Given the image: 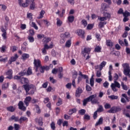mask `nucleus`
<instances>
[{
    "label": "nucleus",
    "mask_w": 130,
    "mask_h": 130,
    "mask_svg": "<svg viewBox=\"0 0 130 130\" xmlns=\"http://www.w3.org/2000/svg\"><path fill=\"white\" fill-rule=\"evenodd\" d=\"M61 38H71V34L69 32H66L64 34H62L60 35Z\"/></svg>",
    "instance_id": "14"
},
{
    "label": "nucleus",
    "mask_w": 130,
    "mask_h": 130,
    "mask_svg": "<svg viewBox=\"0 0 130 130\" xmlns=\"http://www.w3.org/2000/svg\"><path fill=\"white\" fill-rule=\"evenodd\" d=\"M59 13L60 11L58 10L56 14V15H58L59 17H60V18H62V17H63L64 14L66 13V10H64V9H62L61 13L60 14Z\"/></svg>",
    "instance_id": "20"
},
{
    "label": "nucleus",
    "mask_w": 130,
    "mask_h": 130,
    "mask_svg": "<svg viewBox=\"0 0 130 130\" xmlns=\"http://www.w3.org/2000/svg\"><path fill=\"white\" fill-rule=\"evenodd\" d=\"M50 82H51V83H52V84H54L56 82V80L53 79V77H50Z\"/></svg>",
    "instance_id": "64"
},
{
    "label": "nucleus",
    "mask_w": 130,
    "mask_h": 130,
    "mask_svg": "<svg viewBox=\"0 0 130 130\" xmlns=\"http://www.w3.org/2000/svg\"><path fill=\"white\" fill-rule=\"evenodd\" d=\"M81 23L82 24V25H83V26H84V27H86V26H87V21H86V20L83 19L82 20Z\"/></svg>",
    "instance_id": "61"
},
{
    "label": "nucleus",
    "mask_w": 130,
    "mask_h": 130,
    "mask_svg": "<svg viewBox=\"0 0 130 130\" xmlns=\"http://www.w3.org/2000/svg\"><path fill=\"white\" fill-rule=\"evenodd\" d=\"M121 109L117 107H113L108 111V113H116L118 111H120Z\"/></svg>",
    "instance_id": "7"
},
{
    "label": "nucleus",
    "mask_w": 130,
    "mask_h": 130,
    "mask_svg": "<svg viewBox=\"0 0 130 130\" xmlns=\"http://www.w3.org/2000/svg\"><path fill=\"white\" fill-rule=\"evenodd\" d=\"M5 75L8 76L6 77L7 79L12 80L13 79V70L12 69L8 70L6 72H5Z\"/></svg>",
    "instance_id": "9"
},
{
    "label": "nucleus",
    "mask_w": 130,
    "mask_h": 130,
    "mask_svg": "<svg viewBox=\"0 0 130 130\" xmlns=\"http://www.w3.org/2000/svg\"><path fill=\"white\" fill-rule=\"evenodd\" d=\"M50 126L52 129L53 130L55 129V123H54V122H52V123L50 124Z\"/></svg>",
    "instance_id": "56"
},
{
    "label": "nucleus",
    "mask_w": 130,
    "mask_h": 130,
    "mask_svg": "<svg viewBox=\"0 0 130 130\" xmlns=\"http://www.w3.org/2000/svg\"><path fill=\"white\" fill-rule=\"evenodd\" d=\"M106 44L108 46H113V43H112L110 40H107Z\"/></svg>",
    "instance_id": "49"
},
{
    "label": "nucleus",
    "mask_w": 130,
    "mask_h": 130,
    "mask_svg": "<svg viewBox=\"0 0 130 130\" xmlns=\"http://www.w3.org/2000/svg\"><path fill=\"white\" fill-rule=\"evenodd\" d=\"M107 24V22L101 21L99 23V28H100V29H101V28H103V27H104V26H105V25H106Z\"/></svg>",
    "instance_id": "26"
},
{
    "label": "nucleus",
    "mask_w": 130,
    "mask_h": 130,
    "mask_svg": "<svg viewBox=\"0 0 130 130\" xmlns=\"http://www.w3.org/2000/svg\"><path fill=\"white\" fill-rule=\"evenodd\" d=\"M52 47H53V43H52V42L51 43L50 46H48V45H47V44H45L44 46V48H45L46 50L50 49V48H52Z\"/></svg>",
    "instance_id": "21"
},
{
    "label": "nucleus",
    "mask_w": 130,
    "mask_h": 130,
    "mask_svg": "<svg viewBox=\"0 0 130 130\" xmlns=\"http://www.w3.org/2000/svg\"><path fill=\"white\" fill-rule=\"evenodd\" d=\"M95 52H101V47L97 46L94 49Z\"/></svg>",
    "instance_id": "45"
},
{
    "label": "nucleus",
    "mask_w": 130,
    "mask_h": 130,
    "mask_svg": "<svg viewBox=\"0 0 130 130\" xmlns=\"http://www.w3.org/2000/svg\"><path fill=\"white\" fill-rule=\"evenodd\" d=\"M77 33L79 36H80V37L82 38V39H84L85 38V31L82 29H79L77 30Z\"/></svg>",
    "instance_id": "12"
},
{
    "label": "nucleus",
    "mask_w": 130,
    "mask_h": 130,
    "mask_svg": "<svg viewBox=\"0 0 130 130\" xmlns=\"http://www.w3.org/2000/svg\"><path fill=\"white\" fill-rule=\"evenodd\" d=\"M9 85H10V83H5L2 86V89H3V90H6V89H8L9 88Z\"/></svg>",
    "instance_id": "39"
},
{
    "label": "nucleus",
    "mask_w": 130,
    "mask_h": 130,
    "mask_svg": "<svg viewBox=\"0 0 130 130\" xmlns=\"http://www.w3.org/2000/svg\"><path fill=\"white\" fill-rule=\"evenodd\" d=\"M26 75L27 76H30L32 75V68H28L27 70H26Z\"/></svg>",
    "instance_id": "32"
},
{
    "label": "nucleus",
    "mask_w": 130,
    "mask_h": 130,
    "mask_svg": "<svg viewBox=\"0 0 130 130\" xmlns=\"http://www.w3.org/2000/svg\"><path fill=\"white\" fill-rule=\"evenodd\" d=\"M36 122H38V123L39 124V125H42L43 124V122H42V118L39 117V118H37L36 119Z\"/></svg>",
    "instance_id": "23"
},
{
    "label": "nucleus",
    "mask_w": 130,
    "mask_h": 130,
    "mask_svg": "<svg viewBox=\"0 0 130 130\" xmlns=\"http://www.w3.org/2000/svg\"><path fill=\"white\" fill-rule=\"evenodd\" d=\"M109 98L112 99V100H116L118 98L117 95H112L109 96Z\"/></svg>",
    "instance_id": "47"
},
{
    "label": "nucleus",
    "mask_w": 130,
    "mask_h": 130,
    "mask_svg": "<svg viewBox=\"0 0 130 130\" xmlns=\"http://www.w3.org/2000/svg\"><path fill=\"white\" fill-rule=\"evenodd\" d=\"M18 107L20 110H22V111H26V109L27 108L26 107L24 106V103L22 101H20L18 103Z\"/></svg>",
    "instance_id": "11"
},
{
    "label": "nucleus",
    "mask_w": 130,
    "mask_h": 130,
    "mask_svg": "<svg viewBox=\"0 0 130 130\" xmlns=\"http://www.w3.org/2000/svg\"><path fill=\"white\" fill-rule=\"evenodd\" d=\"M30 55L27 53H23L22 55V57L23 59H27V58H29Z\"/></svg>",
    "instance_id": "36"
},
{
    "label": "nucleus",
    "mask_w": 130,
    "mask_h": 130,
    "mask_svg": "<svg viewBox=\"0 0 130 130\" xmlns=\"http://www.w3.org/2000/svg\"><path fill=\"white\" fill-rule=\"evenodd\" d=\"M45 70V67H44V66H43V67L40 66V67L39 68L38 71L40 70V72L41 73H44Z\"/></svg>",
    "instance_id": "44"
},
{
    "label": "nucleus",
    "mask_w": 130,
    "mask_h": 130,
    "mask_svg": "<svg viewBox=\"0 0 130 130\" xmlns=\"http://www.w3.org/2000/svg\"><path fill=\"white\" fill-rule=\"evenodd\" d=\"M27 70L24 69L22 70L21 72H19L18 75L20 77H23V76H26V74Z\"/></svg>",
    "instance_id": "24"
},
{
    "label": "nucleus",
    "mask_w": 130,
    "mask_h": 130,
    "mask_svg": "<svg viewBox=\"0 0 130 130\" xmlns=\"http://www.w3.org/2000/svg\"><path fill=\"white\" fill-rule=\"evenodd\" d=\"M96 77H98V78H100V77H101L102 74L101 73V71H97L96 73Z\"/></svg>",
    "instance_id": "57"
},
{
    "label": "nucleus",
    "mask_w": 130,
    "mask_h": 130,
    "mask_svg": "<svg viewBox=\"0 0 130 130\" xmlns=\"http://www.w3.org/2000/svg\"><path fill=\"white\" fill-rule=\"evenodd\" d=\"M31 26V27H33V28H34V29H35L36 30H38V26H37V25H36V23H35V22H32Z\"/></svg>",
    "instance_id": "42"
},
{
    "label": "nucleus",
    "mask_w": 130,
    "mask_h": 130,
    "mask_svg": "<svg viewBox=\"0 0 130 130\" xmlns=\"http://www.w3.org/2000/svg\"><path fill=\"white\" fill-rule=\"evenodd\" d=\"M10 119H11V120H15V121H19V117H16L15 115L12 116Z\"/></svg>",
    "instance_id": "38"
},
{
    "label": "nucleus",
    "mask_w": 130,
    "mask_h": 130,
    "mask_svg": "<svg viewBox=\"0 0 130 130\" xmlns=\"http://www.w3.org/2000/svg\"><path fill=\"white\" fill-rule=\"evenodd\" d=\"M106 11V4H103L101 6V12L104 13L103 17H99L98 20L101 22H106L107 20H109L111 18L110 14L105 13Z\"/></svg>",
    "instance_id": "1"
},
{
    "label": "nucleus",
    "mask_w": 130,
    "mask_h": 130,
    "mask_svg": "<svg viewBox=\"0 0 130 130\" xmlns=\"http://www.w3.org/2000/svg\"><path fill=\"white\" fill-rule=\"evenodd\" d=\"M92 49L89 47H85L82 51V53L84 57H86L87 54H90V52Z\"/></svg>",
    "instance_id": "6"
},
{
    "label": "nucleus",
    "mask_w": 130,
    "mask_h": 130,
    "mask_svg": "<svg viewBox=\"0 0 130 130\" xmlns=\"http://www.w3.org/2000/svg\"><path fill=\"white\" fill-rule=\"evenodd\" d=\"M95 37L96 38H97L98 41H100V40H101V36L100 35V34L96 33L95 34Z\"/></svg>",
    "instance_id": "58"
},
{
    "label": "nucleus",
    "mask_w": 130,
    "mask_h": 130,
    "mask_svg": "<svg viewBox=\"0 0 130 130\" xmlns=\"http://www.w3.org/2000/svg\"><path fill=\"white\" fill-rule=\"evenodd\" d=\"M7 49V46L3 45L2 46V47H0V51L2 53H4L5 51H6V49Z\"/></svg>",
    "instance_id": "40"
},
{
    "label": "nucleus",
    "mask_w": 130,
    "mask_h": 130,
    "mask_svg": "<svg viewBox=\"0 0 130 130\" xmlns=\"http://www.w3.org/2000/svg\"><path fill=\"white\" fill-rule=\"evenodd\" d=\"M90 101L92 104H99V101L97 99H95V98H92L90 100Z\"/></svg>",
    "instance_id": "30"
},
{
    "label": "nucleus",
    "mask_w": 130,
    "mask_h": 130,
    "mask_svg": "<svg viewBox=\"0 0 130 130\" xmlns=\"http://www.w3.org/2000/svg\"><path fill=\"white\" fill-rule=\"evenodd\" d=\"M93 27H94V24H88L87 26V30H91L93 29Z\"/></svg>",
    "instance_id": "46"
},
{
    "label": "nucleus",
    "mask_w": 130,
    "mask_h": 130,
    "mask_svg": "<svg viewBox=\"0 0 130 130\" xmlns=\"http://www.w3.org/2000/svg\"><path fill=\"white\" fill-rule=\"evenodd\" d=\"M122 67H123L124 69V75H125V76H128L130 73L129 65H128L127 63H124L122 64Z\"/></svg>",
    "instance_id": "2"
},
{
    "label": "nucleus",
    "mask_w": 130,
    "mask_h": 130,
    "mask_svg": "<svg viewBox=\"0 0 130 130\" xmlns=\"http://www.w3.org/2000/svg\"><path fill=\"white\" fill-rule=\"evenodd\" d=\"M56 20H57V22H56L57 25L60 27V26L62 25V21L60 20V19H59V18H57Z\"/></svg>",
    "instance_id": "37"
},
{
    "label": "nucleus",
    "mask_w": 130,
    "mask_h": 130,
    "mask_svg": "<svg viewBox=\"0 0 130 130\" xmlns=\"http://www.w3.org/2000/svg\"><path fill=\"white\" fill-rule=\"evenodd\" d=\"M29 36H33L35 34V32H34V29H29Z\"/></svg>",
    "instance_id": "59"
},
{
    "label": "nucleus",
    "mask_w": 130,
    "mask_h": 130,
    "mask_svg": "<svg viewBox=\"0 0 130 130\" xmlns=\"http://www.w3.org/2000/svg\"><path fill=\"white\" fill-rule=\"evenodd\" d=\"M44 14H45V11L44 10H41L39 17H38V19H42L43 16H44Z\"/></svg>",
    "instance_id": "29"
},
{
    "label": "nucleus",
    "mask_w": 130,
    "mask_h": 130,
    "mask_svg": "<svg viewBox=\"0 0 130 130\" xmlns=\"http://www.w3.org/2000/svg\"><path fill=\"white\" fill-rule=\"evenodd\" d=\"M104 107L105 109H109V108H111V105L110 104L106 103L104 105Z\"/></svg>",
    "instance_id": "52"
},
{
    "label": "nucleus",
    "mask_w": 130,
    "mask_h": 130,
    "mask_svg": "<svg viewBox=\"0 0 130 130\" xmlns=\"http://www.w3.org/2000/svg\"><path fill=\"white\" fill-rule=\"evenodd\" d=\"M66 87L67 89H71L72 88V83H68L67 84H66Z\"/></svg>",
    "instance_id": "62"
},
{
    "label": "nucleus",
    "mask_w": 130,
    "mask_h": 130,
    "mask_svg": "<svg viewBox=\"0 0 130 130\" xmlns=\"http://www.w3.org/2000/svg\"><path fill=\"white\" fill-rule=\"evenodd\" d=\"M51 41V39H50V38H44L43 39V42H44V43H48V42H49Z\"/></svg>",
    "instance_id": "33"
},
{
    "label": "nucleus",
    "mask_w": 130,
    "mask_h": 130,
    "mask_svg": "<svg viewBox=\"0 0 130 130\" xmlns=\"http://www.w3.org/2000/svg\"><path fill=\"white\" fill-rule=\"evenodd\" d=\"M79 112L81 115H84L86 113V110L85 109H81L79 111Z\"/></svg>",
    "instance_id": "54"
},
{
    "label": "nucleus",
    "mask_w": 130,
    "mask_h": 130,
    "mask_svg": "<svg viewBox=\"0 0 130 130\" xmlns=\"http://www.w3.org/2000/svg\"><path fill=\"white\" fill-rule=\"evenodd\" d=\"M97 97V95L96 94H93L90 95L89 97L84 99L83 101V106H86L87 104H88V102H90L91 100H92V98H96Z\"/></svg>",
    "instance_id": "4"
},
{
    "label": "nucleus",
    "mask_w": 130,
    "mask_h": 130,
    "mask_svg": "<svg viewBox=\"0 0 130 130\" xmlns=\"http://www.w3.org/2000/svg\"><path fill=\"white\" fill-rule=\"evenodd\" d=\"M7 110L10 112H14L15 111V108L13 106H10L7 108Z\"/></svg>",
    "instance_id": "35"
},
{
    "label": "nucleus",
    "mask_w": 130,
    "mask_h": 130,
    "mask_svg": "<svg viewBox=\"0 0 130 130\" xmlns=\"http://www.w3.org/2000/svg\"><path fill=\"white\" fill-rule=\"evenodd\" d=\"M72 45V40H68L66 43V44H65V47H67L68 48H70V47H71Z\"/></svg>",
    "instance_id": "22"
},
{
    "label": "nucleus",
    "mask_w": 130,
    "mask_h": 130,
    "mask_svg": "<svg viewBox=\"0 0 130 130\" xmlns=\"http://www.w3.org/2000/svg\"><path fill=\"white\" fill-rule=\"evenodd\" d=\"M77 76H78V72L74 71L73 73L72 78L74 79H77Z\"/></svg>",
    "instance_id": "43"
},
{
    "label": "nucleus",
    "mask_w": 130,
    "mask_h": 130,
    "mask_svg": "<svg viewBox=\"0 0 130 130\" xmlns=\"http://www.w3.org/2000/svg\"><path fill=\"white\" fill-rule=\"evenodd\" d=\"M106 61H103L100 65V70L102 71L103 68L106 66Z\"/></svg>",
    "instance_id": "27"
},
{
    "label": "nucleus",
    "mask_w": 130,
    "mask_h": 130,
    "mask_svg": "<svg viewBox=\"0 0 130 130\" xmlns=\"http://www.w3.org/2000/svg\"><path fill=\"white\" fill-rule=\"evenodd\" d=\"M68 20L69 23H73L74 22V20H75V17L73 15H70L68 17Z\"/></svg>",
    "instance_id": "25"
},
{
    "label": "nucleus",
    "mask_w": 130,
    "mask_h": 130,
    "mask_svg": "<svg viewBox=\"0 0 130 130\" xmlns=\"http://www.w3.org/2000/svg\"><path fill=\"white\" fill-rule=\"evenodd\" d=\"M27 39L29 40V42H30L31 43L34 42V38L32 37V36H28L27 37Z\"/></svg>",
    "instance_id": "41"
},
{
    "label": "nucleus",
    "mask_w": 130,
    "mask_h": 130,
    "mask_svg": "<svg viewBox=\"0 0 130 130\" xmlns=\"http://www.w3.org/2000/svg\"><path fill=\"white\" fill-rule=\"evenodd\" d=\"M19 82H20L21 84H28L29 83V80L27 78L22 77L20 78Z\"/></svg>",
    "instance_id": "15"
},
{
    "label": "nucleus",
    "mask_w": 130,
    "mask_h": 130,
    "mask_svg": "<svg viewBox=\"0 0 130 130\" xmlns=\"http://www.w3.org/2000/svg\"><path fill=\"white\" fill-rule=\"evenodd\" d=\"M31 99H32V98H31V96H27L24 101V103H25V105L26 106H29V103L30 102V101H31Z\"/></svg>",
    "instance_id": "16"
},
{
    "label": "nucleus",
    "mask_w": 130,
    "mask_h": 130,
    "mask_svg": "<svg viewBox=\"0 0 130 130\" xmlns=\"http://www.w3.org/2000/svg\"><path fill=\"white\" fill-rule=\"evenodd\" d=\"M103 86L105 88H108V86H109V83H108L107 81H106L103 84Z\"/></svg>",
    "instance_id": "63"
},
{
    "label": "nucleus",
    "mask_w": 130,
    "mask_h": 130,
    "mask_svg": "<svg viewBox=\"0 0 130 130\" xmlns=\"http://www.w3.org/2000/svg\"><path fill=\"white\" fill-rule=\"evenodd\" d=\"M121 86L122 89L125 91H127V90L128 89V87H127V86H126V85H125V84L123 82H121Z\"/></svg>",
    "instance_id": "31"
},
{
    "label": "nucleus",
    "mask_w": 130,
    "mask_h": 130,
    "mask_svg": "<svg viewBox=\"0 0 130 130\" xmlns=\"http://www.w3.org/2000/svg\"><path fill=\"white\" fill-rule=\"evenodd\" d=\"M18 57H19V56L17 54H15L14 56L11 57L8 61L9 64H12V62H13V61H16Z\"/></svg>",
    "instance_id": "10"
},
{
    "label": "nucleus",
    "mask_w": 130,
    "mask_h": 130,
    "mask_svg": "<svg viewBox=\"0 0 130 130\" xmlns=\"http://www.w3.org/2000/svg\"><path fill=\"white\" fill-rule=\"evenodd\" d=\"M90 84L91 87L94 86V78H93V76L91 77V79H90Z\"/></svg>",
    "instance_id": "50"
},
{
    "label": "nucleus",
    "mask_w": 130,
    "mask_h": 130,
    "mask_svg": "<svg viewBox=\"0 0 130 130\" xmlns=\"http://www.w3.org/2000/svg\"><path fill=\"white\" fill-rule=\"evenodd\" d=\"M31 3V0H26V2L25 3H22L20 7H22L23 8H26V7H28L29 6V4Z\"/></svg>",
    "instance_id": "19"
},
{
    "label": "nucleus",
    "mask_w": 130,
    "mask_h": 130,
    "mask_svg": "<svg viewBox=\"0 0 130 130\" xmlns=\"http://www.w3.org/2000/svg\"><path fill=\"white\" fill-rule=\"evenodd\" d=\"M1 7L2 11H5L7 10V6H6L5 5L0 4V8Z\"/></svg>",
    "instance_id": "51"
},
{
    "label": "nucleus",
    "mask_w": 130,
    "mask_h": 130,
    "mask_svg": "<svg viewBox=\"0 0 130 130\" xmlns=\"http://www.w3.org/2000/svg\"><path fill=\"white\" fill-rule=\"evenodd\" d=\"M19 122L21 123L23 122V121H28V118L26 117H21L19 119Z\"/></svg>",
    "instance_id": "28"
},
{
    "label": "nucleus",
    "mask_w": 130,
    "mask_h": 130,
    "mask_svg": "<svg viewBox=\"0 0 130 130\" xmlns=\"http://www.w3.org/2000/svg\"><path fill=\"white\" fill-rule=\"evenodd\" d=\"M103 123V117H100L99 120L96 122L95 125V126H98V125H101Z\"/></svg>",
    "instance_id": "18"
},
{
    "label": "nucleus",
    "mask_w": 130,
    "mask_h": 130,
    "mask_svg": "<svg viewBox=\"0 0 130 130\" xmlns=\"http://www.w3.org/2000/svg\"><path fill=\"white\" fill-rule=\"evenodd\" d=\"M82 93H83V89L81 87H78L76 90L75 96L76 97H80Z\"/></svg>",
    "instance_id": "13"
},
{
    "label": "nucleus",
    "mask_w": 130,
    "mask_h": 130,
    "mask_svg": "<svg viewBox=\"0 0 130 130\" xmlns=\"http://www.w3.org/2000/svg\"><path fill=\"white\" fill-rule=\"evenodd\" d=\"M103 110H104L103 107L101 105L99 106V108L96 111H98V112H102Z\"/></svg>",
    "instance_id": "55"
},
{
    "label": "nucleus",
    "mask_w": 130,
    "mask_h": 130,
    "mask_svg": "<svg viewBox=\"0 0 130 130\" xmlns=\"http://www.w3.org/2000/svg\"><path fill=\"white\" fill-rule=\"evenodd\" d=\"M56 104L57 106H60V105H61V104H62V101L61 99H59Z\"/></svg>",
    "instance_id": "60"
},
{
    "label": "nucleus",
    "mask_w": 130,
    "mask_h": 130,
    "mask_svg": "<svg viewBox=\"0 0 130 130\" xmlns=\"http://www.w3.org/2000/svg\"><path fill=\"white\" fill-rule=\"evenodd\" d=\"M77 112V109L76 108L71 109L69 110V114L72 115L73 113H76Z\"/></svg>",
    "instance_id": "34"
},
{
    "label": "nucleus",
    "mask_w": 130,
    "mask_h": 130,
    "mask_svg": "<svg viewBox=\"0 0 130 130\" xmlns=\"http://www.w3.org/2000/svg\"><path fill=\"white\" fill-rule=\"evenodd\" d=\"M111 87L114 92H117V89L116 87L119 88H120V84H119L117 81H114V83L111 84Z\"/></svg>",
    "instance_id": "3"
},
{
    "label": "nucleus",
    "mask_w": 130,
    "mask_h": 130,
    "mask_svg": "<svg viewBox=\"0 0 130 130\" xmlns=\"http://www.w3.org/2000/svg\"><path fill=\"white\" fill-rule=\"evenodd\" d=\"M123 16H124V17H128L130 16V13L127 11H125L123 13Z\"/></svg>",
    "instance_id": "48"
},
{
    "label": "nucleus",
    "mask_w": 130,
    "mask_h": 130,
    "mask_svg": "<svg viewBox=\"0 0 130 130\" xmlns=\"http://www.w3.org/2000/svg\"><path fill=\"white\" fill-rule=\"evenodd\" d=\"M35 67L36 68V72H38V70L39 69V68L41 67V61L39 59H34V62Z\"/></svg>",
    "instance_id": "5"
},
{
    "label": "nucleus",
    "mask_w": 130,
    "mask_h": 130,
    "mask_svg": "<svg viewBox=\"0 0 130 130\" xmlns=\"http://www.w3.org/2000/svg\"><path fill=\"white\" fill-rule=\"evenodd\" d=\"M30 9L35 10V8H36V4H35V2H34V0H30Z\"/></svg>",
    "instance_id": "17"
},
{
    "label": "nucleus",
    "mask_w": 130,
    "mask_h": 130,
    "mask_svg": "<svg viewBox=\"0 0 130 130\" xmlns=\"http://www.w3.org/2000/svg\"><path fill=\"white\" fill-rule=\"evenodd\" d=\"M33 87H34V85H33L32 84H30V85L24 84L23 85V87L24 88V90L26 91V95H28L29 94L28 92H29L30 89H32Z\"/></svg>",
    "instance_id": "8"
},
{
    "label": "nucleus",
    "mask_w": 130,
    "mask_h": 130,
    "mask_svg": "<svg viewBox=\"0 0 130 130\" xmlns=\"http://www.w3.org/2000/svg\"><path fill=\"white\" fill-rule=\"evenodd\" d=\"M32 16H33V15L32 14V13H27V17L29 20H32L33 17H32Z\"/></svg>",
    "instance_id": "53"
}]
</instances>
